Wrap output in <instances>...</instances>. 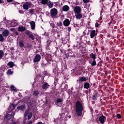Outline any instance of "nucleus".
<instances>
[{"label": "nucleus", "instance_id": "obj_53", "mask_svg": "<svg viewBox=\"0 0 124 124\" xmlns=\"http://www.w3.org/2000/svg\"><path fill=\"white\" fill-rule=\"evenodd\" d=\"M3 1L2 0H0V3H2Z\"/></svg>", "mask_w": 124, "mask_h": 124}, {"label": "nucleus", "instance_id": "obj_32", "mask_svg": "<svg viewBox=\"0 0 124 124\" xmlns=\"http://www.w3.org/2000/svg\"><path fill=\"white\" fill-rule=\"evenodd\" d=\"M92 66H94L95 65H96V62L95 61V60H93V62L91 64Z\"/></svg>", "mask_w": 124, "mask_h": 124}, {"label": "nucleus", "instance_id": "obj_45", "mask_svg": "<svg viewBox=\"0 0 124 124\" xmlns=\"http://www.w3.org/2000/svg\"><path fill=\"white\" fill-rule=\"evenodd\" d=\"M95 26L96 28H98V26H99V24H98V23H96Z\"/></svg>", "mask_w": 124, "mask_h": 124}, {"label": "nucleus", "instance_id": "obj_11", "mask_svg": "<svg viewBox=\"0 0 124 124\" xmlns=\"http://www.w3.org/2000/svg\"><path fill=\"white\" fill-rule=\"evenodd\" d=\"M2 34L3 36L6 37V36H8V34H9V31L8 30H4L2 32Z\"/></svg>", "mask_w": 124, "mask_h": 124}, {"label": "nucleus", "instance_id": "obj_3", "mask_svg": "<svg viewBox=\"0 0 124 124\" xmlns=\"http://www.w3.org/2000/svg\"><path fill=\"white\" fill-rule=\"evenodd\" d=\"M6 27L8 28H12L13 27H17L18 26V21L16 20L10 21L7 20L6 22Z\"/></svg>", "mask_w": 124, "mask_h": 124}, {"label": "nucleus", "instance_id": "obj_58", "mask_svg": "<svg viewBox=\"0 0 124 124\" xmlns=\"http://www.w3.org/2000/svg\"><path fill=\"white\" fill-rule=\"evenodd\" d=\"M60 106V107L62 106V104H61V105H60V106Z\"/></svg>", "mask_w": 124, "mask_h": 124}, {"label": "nucleus", "instance_id": "obj_26", "mask_svg": "<svg viewBox=\"0 0 124 124\" xmlns=\"http://www.w3.org/2000/svg\"><path fill=\"white\" fill-rule=\"evenodd\" d=\"M4 55V53H3V51L2 50H0V60L1 59H2V57H3Z\"/></svg>", "mask_w": 124, "mask_h": 124}, {"label": "nucleus", "instance_id": "obj_23", "mask_svg": "<svg viewBox=\"0 0 124 124\" xmlns=\"http://www.w3.org/2000/svg\"><path fill=\"white\" fill-rule=\"evenodd\" d=\"M90 88V83L86 82L84 84V89H89Z\"/></svg>", "mask_w": 124, "mask_h": 124}, {"label": "nucleus", "instance_id": "obj_40", "mask_svg": "<svg viewBox=\"0 0 124 124\" xmlns=\"http://www.w3.org/2000/svg\"><path fill=\"white\" fill-rule=\"evenodd\" d=\"M57 25L59 27H62V22H60L59 23L57 24Z\"/></svg>", "mask_w": 124, "mask_h": 124}, {"label": "nucleus", "instance_id": "obj_55", "mask_svg": "<svg viewBox=\"0 0 124 124\" xmlns=\"http://www.w3.org/2000/svg\"><path fill=\"white\" fill-rule=\"evenodd\" d=\"M18 96H22V94L21 93L18 94Z\"/></svg>", "mask_w": 124, "mask_h": 124}, {"label": "nucleus", "instance_id": "obj_21", "mask_svg": "<svg viewBox=\"0 0 124 124\" xmlns=\"http://www.w3.org/2000/svg\"><path fill=\"white\" fill-rule=\"evenodd\" d=\"M25 108L26 107L24 105L17 107L18 110H24V109H25Z\"/></svg>", "mask_w": 124, "mask_h": 124}, {"label": "nucleus", "instance_id": "obj_8", "mask_svg": "<svg viewBox=\"0 0 124 124\" xmlns=\"http://www.w3.org/2000/svg\"><path fill=\"white\" fill-rule=\"evenodd\" d=\"M63 24L65 27H68L70 25V21L69 19L66 18L63 21Z\"/></svg>", "mask_w": 124, "mask_h": 124}, {"label": "nucleus", "instance_id": "obj_41", "mask_svg": "<svg viewBox=\"0 0 124 124\" xmlns=\"http://www.w3.org/2000/svg\"><path fill=\"white\" fill-rule=\"evenodd\" d=\"M83 0V2H84L85 3H88V2H90V0Z\"/></svg>", "mask_w": 124, "mask_h": 124}, {"label": "nucleus", "instance_id": "obj_19", "mask_svg": "<svg viewBox=\"0 0 124 124\" xmlns=\"http://www.w3.org/2000/svg\"><path fill=\"white\" fill-rule=\"evenodd\" d=\"M63 102V100L62 98H57L56 100V103L57 104H59V103H62V102Z\"/></svg>", "mask_w": 124, "mask_h": 124}, {"label": "nucleus", "instance_id": "obj_49", "mask_svg": "<svg viewBox=\"0 0 124 124\" xmlns=\"http://www.w3.org/2000/svg\"><path fill=\"white\" fill-rule=\"evenodd\" d=\"M32 124V121H30L29 122L28 124Z\"/></svg>", "mask_w": 124, "mask_h": 124}, {"label": "nucleus", "instance_id": "obj_1", "mask_svg": "<svg viewBox=\"0 0 124 124\" xmlns=\"http://www.w3.org/2000/svg\"><path fill=\"white\" fill-rule=\"evenodd\" d=\"M75 109L77 116L81 117L84 108L83 107V104H82L80 101H78L76 103Z\"/></svg>", "mask_w": 124, "mask_h": 124}, {"label": "nucleus", "instance_id": "obj_59", "mask_svg": "<svg viewBox=\"0 0 124 124\" xmlns=\"http://www.w3.org/2000/svg\"><path fill=\"white\" fill-rule=\"evenodd\" d=\"M27 34H29V33H27Z\"/></svg>", "mask_w": 124, "mask_h": 124}, {"label": "nucleus", "instance_id": "obj_9", "mask_svg": "<svg viewBox=\"0 0 124 124\" xmlns=\"http://www.w3.org/2000/svg\"><path fill=\"white\" fill-rule=\"evenodd\" d=\"M90 34L91 38H93V37H94V36L96 35V32L95 31V30L91 31Z\"/></svg>", "mask_w": 124, "mask_h": 124}, {"label": "nucleus", "instance_id": "obj_31", "mask_svg": "<svg viewBox=\"0 0 124 124\" xmlns=\"http://www.w3.org/2000/svg\"><path fill=\"white\" fill-rule=\"evenodd\" d=\"M67 41H68V40L67 39H63L62 40V42L63 44H66L67 43Z\"/></svg>", "mask_w": 124, "mask_h": 124}, {"label": "nucleus", "instance_id": "obj_28", "mask_svg": "<svg viewBox=\"0 0 124 124\" xmlns=\"http://www.w3.org/2000/svg\"><path fill=\"white\" fill-rule=\"evenodd\" d=\"M19 46L21 48H24V43L23 42V41L19 42Z\"/></svg>", "mask_w": 124, "mask_h": 124}, {"label": "nucleus", "instance_id": "obj_6", "mask_svg": "<svg viewBox=\"0 0 124 124\" xmlns=\"http://www.w3.org/2000/svg\"><path fill=\"white\" fill-rule=\"evenodd\" d=\"M31 2H25V4H23V9L29 10V7H31Z\"/></svg>", "mask_w": 124, "mask_h": 124}, {"label": "nucleus", "instance_id": "obj_25", "mask_svg": "<svg viewBox=\"0 0 124 124\" xmlns=\"http://www.w3.org/2000/svg\"><path fill=\"white\" fill-rule=\"evenodd\" d=\"M13 73V71H11V69H9L7 71V75H12V74Z\"/></svg>", "mask_w": 124, "mask_h": 124}, {"label": "nucleus", "instance_id": "obj_2", "mask_svg": "<svg viewBox=\"0 0 124 124\" xmlns=\"http://www.w3.org/2000/svg\"><path fill=\"white\" fill-rule=\"evenodd\" d=\"M8 110L9 111V113L8 114L6 115L5 118L7 119V120H10L11 118H12V116L14 117V115H15V105L14 104H12L10 107L8 108Z\"/></svg>", "mask_w": 124, "mask_h": 124}, {"label": "nucleus", "instance_id": "obj_16", "mask_svg": "<svg viewBox=\"0 0 124 124\" xmlns=\"http://www.w3.org/2000/svg\"><path fill=\"white\" fill-rule=\"evenodd\" d=\"M48 87H49V85L47 83H45L43 85L42 88L43 90H47L48 89Z\"/></svg>", "mask_w": 124, "mask_h": 124}, {"label": "nucleus", "instance_id": "obj_44", "mask_svg": "<svg viewBox=\"0 0 124 124\" xmlns=\"http://www.w3.org/2000/svg\"><path fill=\"white\" fill-rule=\"evenodd\" d=\"M60 117H61V118H62H62H63V117H64V113L61 114Z\"/></svg>", "mask_w": 124, "mask_h": 124}, {"label": "nucleus", "instance_id": "obj_13", "mask_svg": "<svg viewBox=\"0 0 124 124\" xmlns=\"http://www.w3.org/2000/svg\"><path fill=\"white\" fill-rule=\"evenodd\" d=\"M30 25L31 30H34L35 29V22L32 21L30 22Z\"/></svg>", "mask_w": 124, "mask_h": 124}, {"label": "nucleus", "instance_id": "obj_20", "mask_svg": "<svg viewBox=\"0 0 124 124\" xmlns=\"http://www.w3.org/2000/svg\"><path fill=\"white\" fill-rule=\"evenodd\" d=\"M53 65L54 67L53 72H54V73H57V72H58V67L56 64L54 65V64H53Z\"/></svg>", "mask_w": 124, "mask_h": 124}, {"label": "nucleus", "instance_id": "obj_4", "mask_svg": "<svg viewBox=\"0 0 124 124\" xmlns=\"http://www.w3.org/2000/svg\"><path fill=\"white\" fill-rule=\"evenodd\" d=\"M50 14L51 17L55 19V18H57V15H58V10L56 8L52 9L50 11Z\"/></svg>", "mask_w": 124, "mask_h": 124}, {"label": "nucleus", "instance_id": "obj_12", "mask_svg": "<svg viewBox=\"0 0 124 124\" xmlns=\"http://www.w3.org/2000/svg\"><path fill=\"white\" fill-rule=\"evenodd\" d=\"M85 81H87V78L85 77L79 78L78 80V82H79V83H83V82H85Z\"/></svg>", "mask_w": 124, "mask_h": 124}, {"label": "nucleus", "instance_id": "obj_14", "mask_svg": "<svg viewBox=\"0 0 124 124\" xmlns=\"http://www.w3.org/2000/svg\"><path fill=\"white\" fill-rule=\"evenodd\" d=\"M11 91V92H14V93H16L17 92V89H16V87L13 85H11L10 86Z\"/></svg>", "mask_w": 124, "mask_h": 124}, {"label": "nucleus", "instance_id": "obj_56", "mask_svg": "<svg viewBox=\"0 0 124 124\" xmlns=\"http://www.w3.org/2000/svg\"><path fill=\"white\" fill-rule=\"evenodd\" d=\"M68 117H69V119H70V118H71V116L69 115Z\"/></svg>", "mask_w": 124, "mask_h": 124}, {"label": "nucleus", "instance_id": "obj_50", "mask_svg": "<svg viewBox=\"0 0 124 124\" xmlns=\"http://www.w3.org/2000/svg\"><path fill=\"white\" fill-rule=\"evenodd\" d=\"M8 2H11V1H13V0H7Z\"/></svg>", "mask_w": 124, "mask_h": 124}, {"label": "nucleus", "instance_id": "obj_33", "mask_svg": "<svg viewBox=\"0 0 124 124\" xmlns=\"http://www.w3.org/2000/svg\"><path fill=\"white\" fill-rule=\"evenodd\" d=\"M42 4H46L48 2V0H42Z\"/></svg>", "mask_w": 124, "mask_h": 124}, {"label": "nucleus", "instance_id": "obj_22", "mask_svg": "<svg viewBox=\"0 0 124 124\" xmlns=\"http://www.w3.org/2000/svg\"><path fill=\"white\" fill-rule=\"evenodd\" d=\"M8 65L11 68H12L13 66H14V63L12 62H10L8 63Z\"/></svg>", "mask_w": 124, "mask_h": 124}, {"label": "nucleus", "instance_id": "obj_43", "mask_svg": "<svg viewBox=\"0 0 124 124\" xmlns=\"http://www.w3.org/2000/svg\"><path fill=\"white\" fill-rule=\"evenodd\" d=\"M117 118H118V119H121V118H122V116H121V114H117Z\"/></svg>", "mask_w": 124, "mask_h": 124}, {"label": "nucleus", "instance_id": "obj_27", "mask_svg": "<svg viewBox=\"0 0 124 124\" xmlns=\"http://www.w3.org/2000/svg\"><path fill=\"white\" fill-rule=\"evenodd\" d=\"M39 93L38 92V91L36 90L35 91H34L33 92V95H34V96H37V95H38Z\"/></svg>", "mask_w": 124, "mask_h": 124}, {"label": "nucleus", "instance_id": "obj_39", "mask_svg": "<svg viewBox=\"0 0 124 124\" xmlns=\"http://www.w3.org/2000/svg\"><path fill=\"white\" fill-rule=\"evenodd\" d=\"M60 19L61 20H62H62H63V19L64 18V16L63 15L60 16Z\"/></svg>", "mask_w": 124, "mask_h": 124}, {"label": "nucleus", "instance_id": "obj_52", "mask_svg": "<svg viewBox=\"0 0 124 124\" xmlns=\"http://www.w3.org/2000/svg\"><path fill=\"white\" fill-rule=\"evenodd\" d=\"M11 124H16V123L15 122L12 121Z\"/></svg>", "mask_w": 124, "mask_h": 124}, {"label": "nucleus", "instance_id": "obj_37", "mask_svg": "<svg viewBox=\"0 0 124 124\" xmlns=\"http://www.w3.org/2000/svg\"><path fill=\"white\" fill-rule=\"evenodd\" d=\"M93 100H96L97 98V95L95 94L93 96Z\"/></svg>", "mask_w": 124, "mask_h": 124}, {"label": "nucleus", "instance_id": "obj_54", "mask_svg": "<svg viewBox=\"0 0 124 124\" xmlns=\"http://www.w3.org/2000/svg\"><path fill=\"white\" fill-rule=\"evenodd\" d=\"M29 48H31V45H30L29 46Z\"/></svg>", "mask_w": 124, "mask_h": 124}, {"label": "nucleus", "instance_id": "obj_15", "mask_svg": "<svg viewBox=\"0 0 124 124\" xmlns=\"http://www.w3.org/2000/svg\"><path fill=\"white\" fill-rule=\"evenodd\" d=\"M18 31H26V28L23 26H20L18 28Z\"/></svg>", "mask_w": 124, "mask_h": 124}, {"label": "nucleus", "instance_id": "obj_5", "mask_svg": "<svg viewBox=\"0 0 124 124\" xmlns=\"http://www.w3.org/2000/svg\"><path fill=\"white\" fill-rule=\"evenodd\" d=\"M73 11L75 14H78L82 12V9L81 8V7L77 6L74 7Z\"/></svg>", "mask_w": 124, "mask_h": 124}, {"label": "nucleus", "instance_id": "obj_60", "mask_svg": "<svg viewBox=\"0 0 124 124\" xmlns=\"http://www.w3.org/2000/svg\"><path fill=\"white\" fill-rule=\"evenodd\" d=\"M101 0H101L100 1H101Z\"/></svg>", "mask_w": 124, "mask_h": 124}, {"label": "nucleus", "instance_id": "obj_24", "mask_svg": "<svg viewBox=\"0 0 124 124\" xmlns=\"http://www.w3.org/2000/svg\"><path fill=\"white\" fill-rule=\"evenodd\" d=\"M90 57H91V58L93 59V60H95V59H96V56L95 54H94L93 53H91L90 54Z\"/></svg>", "mask_w": 124, "mask_h": 124}, {"label": "nucleus", "instance_id": "obj_57", "mask_svg": "<svg viewBox=\"0 0 124 124\" xmlns=\"http://www.w3.org/2000/svg\"><path fill=\"white\" fill-rule=\"evenodd\" d=\"M16 35H18V34H19L18 32H16Z\"/></svg>", "mask_w": 124, "mask_h": 124}, {"label": "nucleus", "instance_id": "obj_34", "mask_svg": "<svg viewBox=\"0 0 124 124\" xmlns=\"http://www.w3.org/2000/svg\"><path fill=\"white\" fill-rule=\"evenodd\" d=\"M29 37L32 39V40H34V36L32 35V34H30L29 35Z\"/></svg>", "mask_w": 124, "mask_h": 124}, {"label": "nucleus", "instance_id": "obj_17", "mask_svg": "<svg viewBox=\"0 0 124 124\" xmlns=\"http://www.w3.org/2000/svg\"><path fill=\"white\" fill-rule=\"evenodd\" d=\"M62 10L63 11H68V10H69V6H67V5H64L63 8H62Z\"/></svg>", "mask_w": 124, "mask_h": 124}, {"label": "nucleus", "instance_id": "obj_42", "mask_svg": "<svg viewBox=\"0 0 124 124\" xmlns=\"http://www.w3.org/2000/svg\"><path fill=\"white\" fill-rule=\"evenodd\" d=\"M11 31H16V29L14 28L10 29Z\"/></svg>", "mask_w": 124, "mask_h": 124}, {"label": "nucleus", "instance_id": "obj_10", "mask_svg": "<svg viewBox=\"0 0 124 124\" xmlns=\"http://www.w3.org/2000/svg\"><path fill=\"white\" fill-rule=\"evenodd\" d=\"M99 121L101 124H104L105 122V116L104 115H102L101 117L99 118Z\"/></svg>", "mask_w": 124, "mask_h": 124}, {"label": "nucleus", "instance_id": "obj_36", "mask_svg": "<svg viewBox=\"0 0 124 124\" xmlns=\"http://www.w3.org/2000/svg\"><path fill=\"white\" fill-rule=\"evenodd\" d=\"M3 40H4L3 36H2V35L0 34V41H1V42H3Z\"/></svg>", "mask_w": 124, "mask_h": 124}, {"label": "nucleus", "instance_id": "obj_46", "mask_svg": "<svg viewBox=\"0 0 124 124\" xmlns=\"http://www.w3.org/2000/svg\"><path fill=\"white\" fill-rule=\"evenodd\" d=\"M19 13H20V14H23V13H24V12H23V11H22V10H19Z\"/></svg>", "mask_w": 124, "mask_h": 124}, {"label": "nucleus", "instance_id": "obj_38", "mask_svg": "<svg viewBox=\"0 0 124 124\" xmlns=\"http://www.w3.org/2000/svg\"><path fill=\"white\" fill-rule=\"evenodd\" d=\"M34 12V10H33V9H30V14H33Z\"/></svg>", "mask_w": 124, "mask_h": 124}, {"label": "nucleus", "instance_id": "obj_51", "mask_svg": "<svg viewBox=\"0 0 124 124\" xmlns=\"http://www.w3.org/2000/svg\"><path fill=\"white\" fill-rule=\"evenodd\" d=\"M74 47H76V48H79L80 47V46H74Z\"/></svg>", "mask_w": 124, "mask_h": 124}, {"label": "nucleus", "instance_id": "obj_7", "mask_svg": "<svg viewBox=\"0 0 124 124\" xmlns=\"http://www.w3.org/2000/svg\"><path fill=\"white\" fill-rule=\"evenodd\" d=\"M41 59V56L39 54H36L33 59V62H38Z\"/></svg>", "mask_w": 124, "mask_h": 124}, {"label": "nucleus", "instance_id": "obj_47", "mask_svg": "<svg viewBox=\"0 0 124 124\" xmlns=\"http://www.w3.org/2000/svg\"><path fill=\"white\" fill-rule=\"evenodd\" d=\"M71 31V27H68V31Z\"/></svg>", "mask_w": 124, "mask_h": 124}, {"label": "nucleus", "instance_id": "obj_18", "mask_svg": "<svg viewBox=\"0 0 124 124\" xmlns=\"http://www.w3.org/2000/svg\"><path fill=\"white\" fill-rule=\"evenodd\" d=\"M77 15H76V19H81L82 17V14H81V13H78V14H76Z\"/></svg>", "mask_w": 124, "mask_h": 124}, {"label": "nucleus", "instance_id": "obj_30", "mask_svg": "<svg viewBox=\"0 0 124 124\" xmlns=\"http://www.w3.org/2000/svg\"><path fill=\"white\" fill-rule=\"evenodd\" d=\"M31 117H32V113L30 112V113H28V120H30V119H31Z\"/></svg>", "mask_w": 124, "mask_h": 124}, {"label": "nucleus", "instance_id": "obj_48", "mask_svg": "<svg viewBox=\"0 0 124 124\" xmlns=\"http://www.w3.org/2000/svg\"><path fill=\"white\" fill-rule=\"evenodd\" d=\"M67 118H68V117H67V116H65L64 120H65V121H67Z\"/></svg>", "mask_w": 124, "mask_h": 124}, {"label": "nucleus", "instance_id": "obj_35", "mask_svg": "<svg viewBox=\"0 0 124 124\" xmlns=\"http://www.w3.org/2000/svg\"><path fill=\"white\" fill-rule=\"evenodd\" d=\"M28 113H29V109H27L24 114V116L27 117V115H28Z\"/></svg>", "mask_w": 124, "mask_h": 124}, {"label": "nucleus", "instance_id": "obj_29", "mask_svg": "<svg viewBox=\"0 0 124 124\" xmlns=\"http://www.w3.org/2000/svg\"><path fill=\"white\" fill-rule=\"evenodd\" d=\"M47 5L49 8H52L53 7V4L51 2V1L48 2Z\"/></svg>", "mask_w": 124, "mask_h": 124}]
</instances>
